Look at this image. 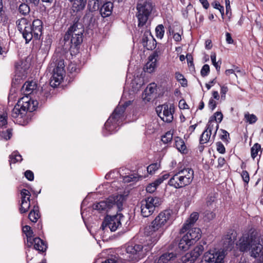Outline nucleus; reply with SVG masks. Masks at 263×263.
Masks as SVG:
<instances>
[{"label": "nucleus", "mask_w": 263, "mask_h": 263, "mask_svg": "<svg viewBox=\"0 0 263 263\" xmlns=\"http://www.w3.org/2000/svg\"><path fill=\"white\" fill-rule=\"evenodd\" d=\"M236 246L240 252L248 253L258 263H263V235L250 230L242 234Z\"/></svg>", "instance_id": "obj_1"}, {"label": "nucleus", "mask_w": 263, "mask_h": 263, "mask_svg": "<svg viewBox=\"0 0 263 263\" xmlns=\"http://www.w3.org/2000/svg\"><path fill=\"white\" fill-rule=\"evenodd\" d=\"M18 30L22 34L26 43H28L32 39L37 40L42 34L43 23L39 19L34 20L32 24L26 18L23 17L16 22Z\"/></svg>", "instance_id": "obj_2"}, {"label": "nucleus", "mask_w": 263, "mask_h": 263, "mask_svg": "<svg viewBox=\"0 0 263 263\" xmlns=\"http://www.w3.org/2000/svg\"><path fill=\"white\" fill-rule=\"evenodd\" d=\"M132 102L129 100L123 104H121V102L119 103L104 124V128L103 129L104 136H107L117 131L118 127L124 119L125 109L132 104Z\"/></svg>", "instance_id": "obj_3"}, {"label": "nucleus", "mask_w": 263, "mask_h": 263, "mask_svg": "<svg viewBox=\"0 0 263 263\" xmlns=\"http://www.w3.org/2000/svg\"><path fill=\"white\" fill-rule=\"evenodd\" d=\"M38 102L29 97H24L20 99L11 111L13 118H22L27 111L32 112L36 110Z\"/></svg>", "instance_id": "obj_4"}, {"label": "nucleus", "mask_w": 263, "mask_h": 263, "mask_svg": "<svg viewBox=\"0 0 263 263\" xmlns=\"http://www.w3.org/2000/svg\"><path fill=\"white\" fill-rule=\"evenodd\" d=\"M194 178V171L191 168L179 169L170 179V185L176 189L183 187L190 184Z\"/></svg>", "instance_id": "obj_5"}, {"label": "nucleus", "mask_w": 263, "mask_h": 263, "mask_svg": "<svg viewBox=\"0 0 263 263\" xmlns=\"http://www.w3.org/2000/svg\"><path fill=\"white\" fill-rule=\"evenodd\" d=\"M124 200L125 196L123 195L111 196L106 200L94 203L92 208L99 212H107L111 208H116L118 211H121Z\"/></svg>", "instance_id": "obj_6"}, {"label": "nucleus", "mask_w": 263, "mask_h": 263, "mask_svg": "<svg viewBox=\"0 0 263 263\" xmlns=\"http://www.w3.org/2000/svg\"><path fill=\"white\" fill-rule=\"evenodd\" d=\"M154 6L149 1H139L136 6V16L138 19V26L143 27L147 23L152 13Z\"/></svg>", "instance_id": "obj_7"}, {"label": "nucleus", "mask_w": 263, "mask_h": 263, "mask_svg": "<svg viewBox=\"0 0 263 263\" xmlns=\"http://www.w3.org/2000/svg\"><path fill=\"white\" fill-rule=\"evenodd\" d=\"M186 234L180 239L178 243L179 248L183 251L187 250L190 246L195 244L201 237L200 229L198 228H190Z\"/></svg>", "instance_id": "obj_8"}, {"label": "nucleus", "mask_w": 263, "mask_h": 263, "mask_svg": "<svg viewBox=\"0 0 263 263\" xmlns=\"http://www.w3.org/2000/svg\"><path fill=\"white\" fill-rule=\"evenodd\" d=\"M140 241L130 242L126 247V252L127 254V259L128 261L133 262H137L143 258L146 255V251Z\"/></svg>", "instance_id": "obj_9"}, {"label": "nucleus", "mask_w": 263, "mask_h": 263, "mask_svg": "<svg viewBox=\"0 0 263 263\" xmlns=\"http://www.w3.org/2000/svg\"><path fill=\"white\" fill-rule=\"evenodd\" d=\"M172 215L173 211L171 209L162 211L152 221L149 229L153 232L162 229L166 224L171 222Z\"/></svg>", "instance_id": "obj_10"}, {"label": "nucleus", "mask_w": 263, "mask_h": 263, "mask_svg": "<svg viewBox=\"0 0 263 263\" xmlns=\"http://www.w3.org/2000/svg\"><path fill=\"white\" fill-rule=\"evenodd\" d=\"M162 200L158 197L150 196L141 202V213L144 217H147L154 213L155 208L161 204Z\"/></svg>", "instance_id": "obj_11"}, {"label": "nucleus", "mask_w": 263, "mask_h": 263, "mask_svg": "<svg viewBox=\"0 0 263 263\" xmlns=\"http://www.w3.org/2000/svg\"><path fill=\"white\" fill-rule=\"evenodd\" d=\"M55 68L53 70V74L50 79V84L52 87H57L63 80L65 74V65L63 60H60L55 64Z\"/></svg>", "instance_id": "obj_12"}, {"label": "nucleus", "mask_w": 263, "mask_h": 263, "mask_svg": "<svg viewBox=\"0 0 263 263\" xmlns=\"http://www.w3.org/2000/svg\"><path fill=\"white\" fill-rule=\"evenodd\" d=\"M123 217L122 214L113 216L107 215L102 222L101 228L104 231L108 228L111 232H115L121 226V220Z\"/></svg>", "instance_id": "obj_13"}, {"label": "nucleus", "mask_w": 263, "mask_h": 263, "mask_svg": "<svg viewBox=\"0 0 263 263\" xmlns=\"http://www.w3.org/2000/svg\"><path fill=\"white\" fill-rule=\"evenodd\" d=\"M158 116L165 122L171 123L173 120L174 107L173 105L164 104L156 108Z\"/></svg>", "instance_id": "obj_14"}, {"label": "nucleus", "mask_w": 263, "mask_h": 263, "mask_svg": "<svg viewBox=\"0 0 263 263\" xmlns=\"http://www.w3.org/2000/svg\"><path fill=\"white\" fill-rule=\"evenodd\" d=\"M223 258V254L219 251L210 250L204 254L200 263H222Z\"/></svg>", "instance_id": "obj_15"}, {"label": "nucleus", "mask_w": 263, "mask_h": 263, "mask_svg": "<svg viewBox=\"0 0 263 263\" xmlns=\"http://www.w3.org/2000/svg\"><path fill=\"white\" fill-rule=\"evenodd\" d=\"M143 35L141 39V43L147 50H152L156 47L157 42L152 35L150 29L146 27L145 30L141 31Z\"/></svg>", "instance_id": "obj_16"}, {"label": "nucleus", "mask_w": 263, "mask_h": 263, "mask_svg": "<svg viewBox=\"0 0 263 263\" xmlns=\"http://www.w3.org/2000/svg\"><path fill=\"white\" fill-rule=\"evenodd\" d=\"M204 247L202 245L196 246L192 251L182 257V263H194L202 253Z\"/></svg>", "instance_id": "obj_17"}, {"label": "nucleus", "mask_w": 263, "mask_h": 263, "mask_svg": "<svg viewBox=\"0 0 263 263\" xmlns=\"http://www.w3.org/2000/svg\"><path fill=\"white\" fill-rule=\"evenodd\" d=\"M84 29L81 23L78 22V20L68 28L65 34L64 41H69L70 36H83Z\"/></svg>", "instance_id": "obj_18"}, {"label": "nucleus", "mask_w": 263, "mask_h": 263, "mask_svg": "<svg viewBox=\"0 0 263 263\" xmlns=\"http://www.w3.org/2000/svg\"><path fill=\"white\" fill-rule=\"evenodd\" d=\"M160 235H155L152 233L151 235L145 237L144 239H140V242L143 246V249L145 250L146 253L150 251L153 246L156 243Z\"/></svg>", "instance_id": "obj_19"}, {"label": "nucleus", "mask_w": 263, "mask_h": 263, "mask_svg": "<svg viewBox=\"0 0 263 263\" xmlns=\"http://www.w3.org/2000/svg\"><path fill=\"white\" fill-rule=\"evenodd\" d=\"M37 88V84L36 82L33 81H27L22 86V91L26 95L25 97H28V96L36 92V89Z\"/></svg>", "instance_id": "obj_20"}, {"label": "nucleus", "mask_w": 263, "mask_h": 263, "mask_svg": "<svg viewBox=\"0 0 263 263\" xmlns=\"http://www.w3.org/2000/svg\"><path fill=\"white\" fill-rule=\"evenodd\" d=\"M199 218V214L197 212H193L190 215V218L186 221L180 230V233H183L195 223Z\"/></svg>", "instance_id": "obj_21"}, {"label": "nucleus", "mask_w": 263, "mask_h": 263, "mask_svg": "<svg viewBox=\"0 0 263 263\" xmlns=\"http://www.w3.org/2000/svg\"><path fill=\"white\" fill-rule=\"evenodd\" d=\"M176 257V254L173 252H166L155 260V263H168Z\"/></svg>", "instance_id": "obj_22"}, {"label": "nucleus", "mask_w": 263, "mask_h": 263, "mask_svg": "<svg viewBox=\"0 0 263 263\" xmlns=\"http://www.w3.org/2000/svg\"><path fill=\"white\" fill-rule=\"evenodd\" d=\"M83 41V36H70L69 41H64L65 45L69 46V49L76 48Z\"/></svg>", "instance_id": "obj_23"}, {"label": "nucleus", "mask_w": 263, "mask_h": 263, "mask_svg": "<svg viewBox=\"0 0 263 263\" xmlns=\"http://www.w3.org/2000/svg\"><path fill=\"white\" fill-rule=\"evenodd\" d=\"M112 9L113 4L111 2H107L105 3L100 9L101 16L103 17L109 16L112 13Z\"/></svg>", "instance_id": "obj_24"}, {"label": "nucleus", "mask_w": 263, "mask_h": 263, "mask_svg": "<svg viewBox=\"0 0 263 263\" xmlns=\"http://www.w3.org/2000/svg\"><path fill=\"white\" fill-rule=\"evenodd\" d=\"M32 243L28 245L29 247L34 244V248L39 252H44L46 250L47 248L44 242L39 237H36L32 240Z\"/></svg>", "instance_id": "obj_25"}, {"label": "nucleus", "mask_w": 263, "mask_h": 263, "mask_svg": "<svg viewBox=\"0 0 263 263\" xmlns=\"http://www.w3.org/2000/svg\"><path fill=\"white\" fill-rule=\"evenodd\" d=\"M72 3V9L73 12L82 11L86 6L88 0H68Z\"/></svg>", "instance_id": "obj_26"}, {"label": "nucleus", "mask_w": 263, "mask_h": 263, "mask_svg": "<svg viewBox=\"0 0 263 263\" xmlns=\"http://www.w3.org/2000/svg\"><path fill=\"white\" fill-rule=\"evenodd\" d=\"M156 88V85L155 83L149 84L143 93V99L147 101H149L151 100V95L155 92Z\"/></svg>", "instance_id": "obj_27"}, {"label": "nucleus", "mask_w": 263, "mask_h": 263, "mask_svg": "<svg viewBox=\"0 0 263 263\" xmlns=\"http://www.w3.org/2000/svg\"><path fill=\"white\" fill-rule=\"evenodd\" d=\"M218 128L219 124L216 123L213 119H210L206 126V128L205 130H207V131L211 134L212 131L214 130V132L213 135V138L214 139L216 135Z\"/></svg>", "instance_id": "obj_28"}, {"label": "nucleus", "mask_w": 263, "mask_h": 263, "mask_svg": "<svg viewBox=\"0 0 263 263\" xmlns=\"http://www.w3.org/2000/svg\"><path fill=\"white\" fill-rule=\"evenodd\" d=\"M157 59L150 58L148 57V61L146 63L145 66V71L148 73H152L156 67V62Z\"/></svg>", "instance_id": "obj_29"}, {"label": "nucleus", "mask_w": 263, "mask_h": 263, "mask_svg": "<svg viewBox=\"0 0 263 263\" xmlns=\"http://www.w3.org/2000/svg\"><path fill=\"white\" fill-rule=\"evenodd\" d=\"M106 0H88V8L90 11H94L98 10L99 6Z\"/></svg>", "instance_id": "obj_30"}, {"label": "nucleus", "mask_w": 263, "mask_h": 263, "mask_svg": "<svg viewBox=\"0 0 263 263\" xmlns=\"http://www.w3.org/2000/svg\"><path fill=\"white\" fill-rule=\"evenodd\" d=\"M22 231L27 237V241L28 243H32L33 232L31 227L29 226H25L22 228Z\"/></svg>", "instance_id": "obj_31"}, {"label": "nucleus", "mask_w": 263, "mask_h": 263, "mask_svg": "<svg viewBox=\"0 0 263 263\" xmlns=\"http://www.w3.org/2000/svg\"><path fill=\"white\" fill-rule=\"evenodd\" d=\"M40 217V215L39 213V207L34 206L33 210H32L29 214V219L32 222H36Z\"/></svg>", "instance_id": "obj_32"}, {"label": "nucleus", "mask_w": 263, "mask_h": 263, "mask_svg": "<svg viewBox=\"0 0 263 263\" xmlns=\"http://www.w3.org/2000/svg\"><path fill=\"white\" fill-rule=\"evenodd\" d=\"M30 206V202L29 197H27V199H22V203L20 208V212L21 213H26Z\"/></svg>", "instance_id": "obj_33"}, {"label": "nucleus", "mask_w": 263, "mask_h": 263, "mask_svg": "<svg viewBox=\"0 0 263 263\" xmlns=\"http://www.w3.org/2000/svg\"><path fill=\"white\" fill-rule=\"evenodd\" d=\"M175 146L176 147L177 149L181 153H185V151H186V146L185 145V143L182 139L181 138H179L178 137H177L175 138Z\"/></svg>", "instance_id": "obj_34"}, {"label": "nucleus", "mask_w": 263, "mask_h": 263, "mask_svg": "<svg viewBox=\"0 0 263 263\" xmlns=\"http://www.w3.org/2000/svg\"><path fill=\"white\" fill-rule=\"evenodd\" d=\"M0 109H2L3 112L0 115V126H4L7 124V113L6 111V108L2 105H0Z\"/></svg>", "instance_id": "obj_35"}, {"label": "nucleus", "mask_w": 263, "mask_h": 263, "mask_svg": "<svg viewBox=\"0 0 263 263\" xmlns=\"http://www.w3.org/2000/svg\"><path fill=\"white\" fill-rule=\"evenodd\" d=\"M211 135L212 134L207 131V130H204L200 137V144H203L209 142Z\"/></svg>", "instance_id": "obj_36"}, {"label": "nucleus", "mask_w": 263, "mask_h": 263, "mask_svg": "<svg viewBox=\"0 0 263 263\" xmlns=\"http://www.w3.org/2000/svg\"><path fill=\"white\" fill-rule=\"evenodd\" d=\"M9 162L11 163H15L17 162H21L23 160L22 156L17 152H13L9 156Z\"/></svg>", "instance_id": "obj_37"}, {"label": "nucleus", "mask_w": 263, "mask_h": 263, "mask_svg": "<svg viewBox=\"0 0 263 263\" xmlns=\"http://www.w3.org/2000/svg\"><path fill=\"white\" fill-rule=\"evenodd\" d=\"M156 35L157 38L162 39L164 34V27L162 24L158 25L155 29Z\"/></svg>", "instance_id": "obj_38"}, {"label": "nucleus", "mask_w": 263, "mask_h": 263, "mask_svg": "<svg viewBox=\"0 0 263 263\" xmlns=\"http://www.w3.org/2000/svg\"><path fill=\"white\" fill-rule=\"evenodd\" d=\"M261 150V146L258 143H255L251 148V154L252 158L254 159Z\"/></svg>", "instance_id": "obj_39"}, {"label": "nucleus", "mask_w": 263, "mask_h": 263, "mask_svg": "<svg viewBox=\"0 0 263 263\" xmlns=\"http://www.w3.org/2000/svg\"><path fill=\"white\" fill-rule=\"evenodd\" d=\"M30 11V10L29 6L25 3H22L18 7L19 12L24 15H26L28 14Z\"/></svg>", "instance_id": "obj_40"}, {"label": "nucleus", "mask_w": 263, "mask_h": 263, "mask_svg": "<svg viewBox=\"0 0 263 263\" xmlns=\"http://www.w3.org/2000/svg\"><path fill=\"white\" fill-rule=\"evenodd\" d=\"M211 59L213 65L216 69L217 71L219 72L220 69V65L221 64V62L220 61H218L216 62V55L215 53H213L211 55Z\"/></svg>", "instance_id": "obj_41"}, {"label": "nucleus", "mask_w": 263, "mask_h": 263, "mask_svg": "<svg viewBox=\"0 0 263 263\" xmlns=\"http://www.w3.org/2000/svg\"><path fill=\"white\" fill-rule=\"evenodd\" d=\"M245 119L247 122L251 124L255 123L257 120V118L255 115L250 114L248 112L245 114Z\"/></svg>", "instance_id": "obj_42"}, {"label": "nucleus", "mask_w": 263, "mask_h": 263, "mask_svg": "<svg viewBox=\"0 0 263 263\" xmlns=\"http://www.w3.org/2000/svg\"><path fill=\"white\" fill-rule=\"evenodd\" d=\"M159 185V184H157L156 183V180H155L153 182L148 184L146 187V191L147 192L149 193H154L157 189V187Z\"/></svg>", "instance_id": "obj_43"}, {"label": "nucleus", "mask_w": 263, "mask_h": 263, "mask_svg": "<svg viewBox=\"0 0 263 263\" xmlns=\"http://www.w3.org/2000/svg\"><path fill=\"white\" fill-rule=\"evenodd\" d=\"M222 134L220 135V139L225 143H228L230 141V135L229 133L226 130L221 129Z\"/></svg>", "instance_id": "obj_44"}, {"label": "nucleus", "mask_w": 263, "mask_h": 263, "mask_svg": "<svg viewBox=\"0 0 263 263\" xmlns=\"http://www.w3.org/2000/svg\"><path fill=\"white\" fill-rule=\"evenodd\" d=\"M160 167V164L158 163H155L150 164L147 167V171L150 174H152L155 172Z\"/></svg>", "instance_id": "obj_45"}, {"label": "nucleus", "mask_w": 263, "mask_h": 263, "mask_svg": "<svg viewBox=\"0 0 263 263\" xmlns=\"http://www.w3.org/2000/svg\"><path fill=\"white\" fill-rule=\"evenodd\" d=\"M223 119V115L221 112L217 111L214 115L210 118V119H213L214 121L219 124Z\"/></svg>", "instance_id": "obj_46"}, {"label": "nucleus", "mask_w": 263, "mask_h": 263, "mask_svg": "<svg viewBox=\"0 0 263 263\" xmlns=\"http://www.w3.org/2000/svg\"><path fill=\"white\" fill-rule=\"evenodd\" d=\"M173 138V133L171 131L167 132L161 138V140L164 143H168L171 142Z\"/></svg>", "instance_id": "obj_47"}, {"label": "nucleus", "mask_w": 263, "mask_h": 263, "mask_svg": "<svg viewBox=\"0 0 263 263\" xmlns=\"http://www.w3.org/2000/svg\"><path fill=\"white\" fill-rule=\"evenodd\" d=\"M11 136V129H8L6 131L0 132V138H3L6 140L10 139Z\"/></svg>", "instance_id": "obj_48"}, {"label": "nucleus", "mask_w": 263, "mask_h": 263, "mask_svg": "<svg viewBox=\"0 0 263 263\" xmlns=\"http://www.w3.org/2000/svg\"><path fill=\"white\" fill-rule=\"evenodd\" d=\"M212 5L215 9H216L219 11V12L221 13L222 17L223 18L224 14V7L222 6H221L219 3L217 2H213V3H212Z\"/></svg>", "instance_id": "obj_49"}, {"label": "nucleus", "mask_w": 263, "mask_h": 263, "mask_svg": "<svg viewBox=\"0 0 263 263\" xmlns=\"http://www.w3.org/2000/svg\"><path fill=\"white\" fill-rule=\"evenodd\" d=\"M210 69L209 65L208 64H204L201 69V71H200L201 75L203 77H204L208 76L210 72Z\"/></svg>", "instance_id": "obj_50"}, {"label": "nucleus", "mask_w": 263, "mask_h": 263, "mask_svg": "<svg viewBox=\"0 0 263 263\" xmlns=\"http://www.w3.org/2000/svg\"><path fill=\"white\" fill-rule=\"evenodd\" d=\"M7 52V49L3 46L2 40L0 39V58L5 57Z\"/></svg>", "instance_id": "obj_51"}, {"label": "nucleus", "mask_w": 263, "mask_h": 263, "mask_svg": "<svg viewBox=\"0 0 263 263\" xmlns=\"http://www.w3.org/2000/svg\"><path fill=\"white\" fill-rule=\"evenodd\" d=\"M241 176L243 179V181L248 184L250 181V177L248 172L247 171H242Z\"/></svg>", "instance_id": "obj_52"}, {"label": "nucleus", "mask_w": 263, "mask_h": 263, "mask_svg": "<svg viewBox=\"0 0 263 263\" xmlns=\"http://www.w3.org/2000/svg\"><path fill=\"white\" fill-rule=\"evenodd\" d=\"M163 51V50L160 49L158 47L153 53L149 56L150 58L157 59V58L162 53Z\"/></svg>", "instance_id": "obj_53"}, {"label": "nucleus", "mask_w": 263, "mask_h": 263, "mask_svg": "<svg viewBox=\"0 0 263 263\" xmlns=\"http://www.w3.org/2000/svg\"><path fill=\"white\" fill-rule=\"evenodd\" d=\"M217 151L220 154H224L226 152L225 147L221 142L216 143Z\"/></svg>", "instance_id": "obj_54"}, {"label": "nucleus", "mask_w": 263, "mask_h": 263, "mask_svg": "<svg viewBox=\"0 0 263 263\" xmlns=\"http://www.w3.org/2000/svg\"><path fill=\"white\" fill-rule=\"evenodd\" d=\"M204 216L205 218H206V219L208 220H211L214 218V217H215V214L214 213H213V212H211L209 211H206L204 212Z\"/></svg>", "instance_id": "obj_55"}, {"label": "nucleus", "mask_w": 263, "mask_h": 263, "mask_svg": "<svg viewBox=\"0 0 263 263\" xmlns=\"http://www.w3.org/2000/svg\"><path fill=\"white\" fill-rule=\"evenodd\" d=\"M25 177L29 181H33L34 179V174L33 173L30 171L27 170L25 172Z\"/></svg>", "instance_id": "obj_56"}, {"label": "nucleus", "mask_w": 263, "mask_h": 263, "mask_svg": "<svg viewBox=\"0 0 263 263\" xmlns=\"http://www.w3.org/2000/svg\"><path fill=\"white\" fill-rule=\"evenodd\" d=\"M169 177V174H165L160 177H159L158 179H156V183L157 184H161L164 180L168 179Z\"/></svg>", "instance_id": "obj_57"}, {"label": "nucleus", "mask_w": 263, "mask_h": 263, "mask_svg": "<svg viewBox=\"0 0 263 263\" xmlns=\"http://www.w3.org/2000/svg\"><path fill=\"white\" fill-rule=\"evenodd\" d=\"M228 91V88L227 86L222 85L221 86L220 89V94H221V98L222 99H225L226 98V95L227 92Z\"/></svg>", "instance_id": "obj_58"}, {"label": "nucleus", "mask_w": 263, "mask_h": 263, "mask_svg": "<svg viewBox=\"0 0 263 263\" xmlns=\"http://www.w3.org/2000/svg\"><path fill=\"white\" fill-rule=\"evenodd\" d=\"M208 106L212 110H213L216 107V102L212 98L209 100Z\"/></svg>", "instance_id": "obj_59"}, {"label": "nucleus", "mask_w": 263, "mask_h": 263, "mask_svg": "<svg viewBox=\"0 0 263 263\" xmlns=\"http://www.w3.org/2000/svg\"><path fill=\"white\" fill-rule=\"evenodd\" d=\"M21 194L22 196V199H27V196L30 197L31 196L30 192L26 189H23L21 191Z\"/></svg>", "instance_id": "obj_60"}, {"label": "nucleus", "mask_w": 263, "mask_h": 263, "mask_svg": "<svg viewBox=\"0 0 263 263\" xmlns=\"http://www.w3.org/2000/svg\"><path fill=\"white\" fill-rule=\"evenodd\" d=\"M226 163V160L224 158L220 157L218 159V165L217 167L218 168L222 167Z\"/></svg>", "instance_id": "obj_61"}, {"label": "nucleus", "mask_w": 263, "mask_h": 263, "mask_svg": "<svg viewBox=\"0 0 263 263\" xmlns=\"http://www.w3.org/2000/svg\"><path fill=\"white\" fill-rule=\"evenodd\" d=\"M68 69L71 73L79 72L80 70L78 68H77L76 66L73 64L69 65L68 66Z\"/></svg>", "instance_id": "obj_62"}, {"label": "nucleus", "mask_w": 263, "mask_h": 263, "mask_svg": "<svg viewBox=\"0 0 263 263\" xmlns=\"http://www.w3.org/2000/svg\"><path fill=\"white\" fill-rule=\"evenodd\" d=\"M226 42L228 44H232L234 43V40H233L231 34L227 32L226 33Z\"/></svg>", "instance_id": "obj_63"}, {"label": "nucleus", "mask_w": 263, "mask_h": 263, "mask_svg": "<svg viewBox=\"0 0 263 263\" xmlns=\"http://www.w3.org/2000/svg\"><path fill=\"white\" fill-rule=\"evenodd\" d=\"M187 106H188V105L186 103L184 100L182 99V100H180V101L179 102V107L180 109H186L187 108Z\"/></svg>", "instance_id": "obj_64"}]
</instances>
